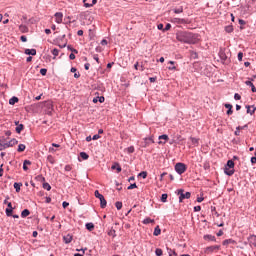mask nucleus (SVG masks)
<instances>
[{"mask_svg":"<svg viewBox=\"0 0 256 256\" xmlns=\"http://www.w3.org/2000/svg\"><path fill=\"white\" fill-rule=\"evenodd\" d=\"M176 39L180 43H187L189 39V32L187 31H180L176 33Z\"/></svg>","mask_w":256,"mask_h":256,"instance_id":"nucleus-2","label":"nucleus"},{"mask_svg":"<svg viewBox=\"0 0 256 256\" xmlns=\"http://www.w3.org/2000/svg\"><path fill=\"white\" fill-rule=\"evenodd\" d=\"M190 141H191L192 145H194V147L199 146V139L198 138L190 137Z\"/></svg>","mask_w":256,"mask_h":256,"instance_id":"nucleus-21","label":"nucleus"},{"mask_svg":"<svg viewBox=\"0 0 256 256\" xmlns=\"http://www.w3.org/2000/svg\"><path fill=\"white\" fill-rule=\"evenodd\" d=\"M251 163H252V165H255V163H256V157H252V158H251Z\"/></svg>","mask_w":256,"mask_h":256,"instance_id":"nucleus-63","label":"nucleus"},{"mask_svg":"<svg viewBox=\"0 0 256 256\" xmlns=\"http://www.w3.org/2000/svg\"><path fill=\"white\" fill-rule=\"evenodd\" d=\"M155 143V140H153V136L144 138L143 141L141 142V147H149V145Z\"/></svg>","mask_w":256,"mask_h":256,"instance_id":"nucleus-6","label":"nucleus"},{"mask_svg":"<svg viewBox=\"0 0 256 256\" xmlns=\"http://www.w3.org/2000/svg\"><path fill=\"white\" fill-rule=\"evenodd\" d=\"M194 211H195V212L201 211V206H195V207H194Z\"/></svg>","mask_w":256,"mask_h":256,"instance_id":"nucleus-58","label":"nucleus"},{"mask_svg":"<svg viewBox=\"0 0 256 256\" xmlns=\"http://www.w3.org/2000/svg\"><path fill=\"white\" fill-rule=\"evenodd\" d=\"M175 23H179V25H185L187 24V20L186 19H182V18H175L174 19Z\"/></svg>","mask_w":256,"mask_h":256,"instance_id":"nucleus-17","label":"nucleus"},{"mask_svg":"<svg viewBox=\"0 0 256 256\" xmlns=\"http://www.w3.org/2000/svg\"><path fill=\"white\" fill-rule=\"evenodd\" d=\"M222 235H223V230H219V231L217 232V237H222Z\"/></svg>","mask_w":256,"mask_h":256,"instance_id":"nucleus-61","label":"nucleus"},{"mask_svg":"<svg viewBox=\"0 0 256 256\" xmlns=\"http://www.w3.org/2000/svg\"><path fill=\"white\" fill-rule=\"evenodd\" d=\"M158 139H159L158 145H165V143L169 141V136L166 134H163V135H160Z\"/></svg>","mask_w":256,"mask_h":256,"instance_id":"nucleus-9","label":"nucleus"},{"mask_svg":"<svg viewBox=\"0 0 256 256\" xmlns=\"http://www.w3.org/2000/svg\"><path fill=\"white\" fill-rule=\"evenodd\" d=\"M225 108L228 109V110H229V109H233V105H231V104H225Z\"/></svg>","mask_w":256,"mask_h":256,"instance_id":"nucleus-60","label":"nucleus"},{"mask_svg":"<svg viewBox=\"0 0 256 256\" xmlns=\"http://www.w3.org/2000/svg\"><path fill=\"white\" fill-rule=\"evenodd\" d=\"M21 187H23V183H14V189L16 191V193H19V191H21Z\"/></svg>","mask_w":256,"mask_h":256,"instance_id":"nucleus-18","label":"nucleus"},{"mask_svg":"<svg viewBox=\"0 0 256 256\" xmlns=\"http://www.w3.org/2000/svg\"><path fill=\"white\" fill-rule=\"evenodd\" d=\"M167 197H168L167 194H162V196H161L162 203H167Z\"/></svg>","mask_w":256,"mask_h":256,"instance_id":"nucleus-40","label":"nucleus"},{"mask_svg":"<svg viewBox=\"0 0 256 256\" xmlns=\"http://www.w3.org/2000/svg\"><path fill=\"white\" fill-rule=\"evenodd\" d=\"M52 55H53L54 57H58V56H59V49L54 48V49L52 50Z\"/></svg>","mask_w":256,"mask_h":256,"instance_id":"nucleus-38","label":"nucleus"},{"mask_svg":"<svg viewBox=\"0 0 256 256\" xmlns=\"http://www.w3.org/2000/svg\"><path fill=\"white\" fill-rule=\"evenodd\" d=\"M245 85H247L248 87H251L252 93H256V88H255V85L253 84V82L248 80L245 82Z\"/></svg>","mask_w":256,"mask_h":256,"instance_id":"nucleus-13","label":"nucleus"},{"mask_svg":"<svg viewBox=\"0 0 256 256\" xmlns=\"http://www.w3.org/2000/svg\"><path fill=\"white\" fill-rule=\"evenodd\" d=\"M224 173L226 175H228L229 177H231V175H233L235 173V169H233V168H225Z\"/></svg>","mask_w":256,"mask_h":256,"instance_id":"nucleus-15","label":"nucleus"},{"mask_svg":"<svg viewBox=\"0 0 256 256\" xmlns=\"http://www.w3.org/2000/svg\"><path fill=\"white\" fill-rule=\"evenodd\" d=\"M15 103H19V98L13 96V97L9 100V104H10V105H15Z\"/></svg>","mask_w":256,"mask_h":256,"instance_id":"nucleus-25","label":"nucleus"},{"mask_svg":"<svg viewBox=\"0 0 256 256\" xmlns=\"http://www.w3.org/2000/svg\"><path fill=\"white\" fill-rule=\"evenodd\" d=\"M25 149H26L25 144H19L17 151H18V153H23V151H25Z\"/></svg>","mask_w":256,"mask_h":256,"instance_id":"nucleus-29","label":"nucleus"},{"mask_svg":"<svg viewBox=\"0 0 256 256\" xmlns=\"http://www.w3.org/2000/svg\"><path fill=\"white\" fill-rule=\"evenodd\" d=\"M23 129H24L23 124H19V125L16 127V133H21V131H23Z\"/></svg>","mask_w":256,"mask_h":256,"instance_id":"nucleus-36","label":"nucleus"},{"mask_svg":"<svg viewBox=\"0 0 256 256\" xmlns=\"http://www.w3.org/2000/svg\"><path fill=\"white\" fill-rule=\"evenodd\" d=\"M98 101H99V103H105V97H103V96H98Z\"/></svg>","mask_w":256,"mask_h":256,"instance_id":"nucleus-53","label":"nucleus"},{"mask_svg":"<svg viewBox=\"0 0 256 256\" xmlns=\"http://www.w3.org/2000/svg\"><path fill=\"white\" fill-rule=\"evenodd\" d=\"M201 41V35L188 32V45H195Z\"/></svg>","mask_w":256,"mask_h":256,"instance_id":"nucleus-1","label":"nucleus"},{"mask_svg":"<svg viewBox=\"0 0 256 256\" xmlns=\"http://www.w3.org/2000/svg\"><path fill=\"white\" fill-rule=\"evenodd\" d=\"M168 63L169 65H172L168 67L169 71H177V67L175 66V61H169Z\"/></svg>","mask_w":256,"mask_h":256,"instance_id":"nucleus-20","label":"nucleus"},{"mask_svg":"<svg viewBox=\"0 0 256 256\" xmlns=\"http://www.w3.org/2000/svg\"><path fill=\"white\" fill-rule=\"evenodd\" d=\"M153 235L155 237H159V235H161V228L159 226L155 227Z\"/></svg>","mask_w":256,"mask_h":256,"instance_id":"nucleus-23","label":"nucleus"},{"mask_svg":"<svg viewBox=\"0 0 256 256\" xmlns=\"http://www.w3.org/2000/svg\"><path fill=\"white\" fill-rule=\"evenodd\" d=\"M20 40L22 41V43H27V36H21Z\"/></svg>","mask_w":256,"mask_h":256,"instance_id":"nucleus-55","label":"nucleus"},{"mask_svg":"<svg viewBox=\"0 0 256 256\" xmlns=\"http://www.w3.org/2000/svg\"><path fill=\"white\" fill-rule=\"evenodd\" d=\"M69 59H71V61L75 60V54L74 53H71L69 55Z\"/></svg>","mask_w":256,"mask_h":256,"instance_id":"nucleus-59","label":"nucleus"},{"mask_svg":"<svg viewBox=\"0 0 256 256\" xmlns=\"http://www.w3.org/2000/svg\"><path fill=\"white\" fill-rule=\"evenodd\" d=\"M62 206H63L64 209H67V207H69V203L66 202V201H64V202L62 203Z\"/></svg>","mask_w":256,"mask_h":256,"instance_id":"nucleus-56","label":"nucleus"},{"mask_svg":"<svg viewBox=\"0 0 256 256\" xmlns=\"http://www.w3.org/2000/svg\"><path fill=\"white\" fill-rule=\"evenodd\" d=\"M40 73H41L43 76L47 75V69H45V68L40 69Z\"/></svg>","mask_w":256,"mask_h":256,"instance_id":"nucleus-51","label":"nucleus"},{"mask_svg":"<svg viewBox=\"0 0 256 256\" xmlns=\"http://www.w3.org/2000/svg\"><path fill=\"white\" fill-rule=\"evenodd\" d=\"M245 24H246L245 20L239 19V25H245Z\"/></svg>","mask_w":256,"mask_h":256,"instance_id":"nucleus-62","label":"nucleus"},{"mask_svg":"<svg viewBox=\"0 0 256 256\" xmlns=\"http://www.w3.org/2000/svg\"><path fill=\"white\" fill-rule=\"evenodd\" d=\"M7 217H13V208H6Z\"/></svg>","mask_w":256,"mask_h":256,"instance_id":"nucleus-33","label":"nucleus"},{"mask_svg":"<svg viewBox=\"0 0 256 256\" xmlns=\"http://www.w3.org/2000/svg\"><path fill=\"white\" fill-rule=\"evenodd\" d=\"M131 189H137V184L134 183V184H131L130 186H128V190H131Z\"/></svg>","mask_w":256,"mask_h":256,"instance_id":"nucleus-49","label":"nucleus"},{"mask_svg":"<svg viewBox=\"0 0 256 256\" xmlns=\"http://www.w3.org/2000/svg\"><path fill=\"white\" fill-rule=\"evenodd\" d=\"M72 169H73V166L69 164L64 167V171H72Z\"/></svg>","mask_w":256,"mask_h":256,"instance_id":"nucleus-47","label":"nucleus"},{"mask_svg":"<svg viewBox=\"0 0 256 256\" xmlns=\"http://www.w3.org/2000/svg\"><path fill=\"white\" fill-rule=\"evenodd\" d=\"M68 51H71L72 53H75L77 55V53H79V51L71 46H68Z\"/></svg>","mask_w":256,"mask_h":256,"instance_id":"nucleus-41","label":"nucleus"},{"mask_svg":"<svg viewBox=\"0 0 256 256\" xmlns=\"http://www.w3.org/2000/svg\"><path fill=\"white\" fill-rule=\"evenodd\" d=\"M86 229L88 231H93V229H95V225L93 223H87L86 224Z\"/></svg>","mask_w":256,"mask_h":256,"instance_id":"nucleus-32","label":"nucleus"},{"mask_svg":"<svg viewBox=\"0 0 256 256\" xmlns=\"http://www.w3.org/2000/svg\"><path fill=\"white\" fill-rule=\"evenodd\" d=\"M143 225H149V223H155V220L154 219H151V218H145L143 221H142Z\"/></svg>","mask_w":256,"mask_h":256,"instance_id":"nucleus-24","label":"nucleus"},{"mask_svg":"<svg viewBox=\"0 0 256 256\" xmlns=\"http://www.w3.org/2000/svg\"><path fill=\"white\" fill-rule=\"evenodd\" d=\"M13 145H17V140H16V139H12V140L9 142L8 147H13Z\"/></svg>","mask_w":256,"mask_h":256,"instance_id":"nucleus-43","label":"nucleus"},{"mask_svg":"<svg viewBox=\"0 0 256 256\" xmlns=\"http://www.w3.org/2000/svg\"><path fill=\"white\" fill-rule=\"evenodd\" d=\"M77 35H78L79 37H82V35H83V30H78Z\"/></svg>","mask_w":256,"mask_h":256,"instance_id":"nucleus-64","label":"nucleus"},{"mask_svg":"<svg viewBox=\"0 0 256 256\" xmlns=\"http://www.w3.org/2000/svg\"><path fill=\"white\" fill-rule=\"evenodd\" d=\"M47 161L51 163V165H55V158L52 155H48Z\"/></svg>","mask_w":256,"mask_h":256,"instance_id":"nucleus-31","label":"nucleus"},{"mask_svg":"<svg viewBox=\"0 0 256 256\" xmlns=\"http://www.w3.org/2000/svg\"><path fill=\"white\" fill-rule=\"evenodd\" d=\"M139 177H142V179H147V172L143 171L139 174Z\"/></svg>","mask_w":256,"mask_h":256,"instance_id":"nucleus-45","label":"nucleus"},{"mask_svg":"<svg viewBox=\"0 0 256 256\" xmlns=\"http://www.w3.org/2000/svg\"><path fill=\"white\" fill-rule=\"evenodd\" d=\"M174 13H176V14L183 13V8L175 9Z\"/></svg>","mask_w":256,"mask_h":256,"instance_id":"nucleus-54","label":"nucleus"},{"mask_svg":"<svg viewBox=\"0 0 256 256\" xmlns=\"http://www.w3.org/2000/svg\"><path fill=\"white\" fill-rule=\"evenodd\" d=\"M27 165H31V161L30 160H24V162H23V169H24V171H29V167H27Z\"/></svg>","mask_w":256,"mask_h":256,"instance_id":"nucleus-22","label":"nucleus"},{"mask_svg":"<svg viewBox=\"0 0 256 256\" xmlns=\"http://www.w3.org/2000/svg\"><path fill=\"white\" fill-rule=\"evenodd\" d=\"M115 207L118 211H121V209H123V202H116Z\"/></svg>","mask_w":256,"mask_h":256,"instance_id":"nucleus-35","label":"nucleus"},{"mask_svg":"<svg viewBox=\"0 0 256 256\" xmlns=\"http://www.w3.org/2000/svg\"><path fill=\"white\" fill-rule=\"evenodd\" d=\"M238 61H243V52L238 53Z\"/></svg>","mask_w":256,"mask_h":256,"instance_id":"nucleus-52","label":"nucleus"},{"mask_svg":"<svg viewBox=\"0 0 256 256\" xmlns=\"http://www.w3.org/2000/svg\"><path fill=\"white\" fill-rule=\"evenodd\" d=\"M251 107L253 106H250V105L246 106V109H247L246 113H248L249 115H255V110H251Z\"/></svg>","mask_w":256,"mask_h":256,"instance_id":"nucleus-30","label":"nucleus"},{"mask_svg":"<svg viewBox=\"0 0 256 256\" xmlns=\"http://www.w3.org/2000/svg\"><path fill=\"white\" fill-rule=\"evenodd\" d=\"M54 19H55V23H57L58 25H61V23H63V14H62V12H56L54 14Z\"/></svg>","mask_w":256,"mask_h":256,"instance_id":"nucleus-7","label":"nucleus"},{"mask_svg":"<svg viewBox=\"0 0 256 256\" xmlns=\"http://www.w3.org/2000/svg\"><path fill=\"white\" fill-rule=\"evenodd\" d=\"M168 254H169V256H177V252H175V250H171V249L168 250Z\"/></svg>","mask_w":256,"mask_h":256,"instance_id":"nucleus-44","label":"nucleus"},{"mask_svg":"<svg viewBox=\"0 0 256 256\" xmlns=\"http://www.w3.org/2000/svg\"><path fill=\"white\" fill-rule=\"evenodd\" d=\"M128 153H135V147L130 146L127 148Z\"/></svg>","mask_w":256,"mask_h":256,"instance_id":"nucleus-46","label":"nucleus"},{"mask_svg":"<svg viewBox=\"0 0 256 256\" xmlns=\"http://www.w3.org/2000/svg\"><path fill=\"white\" fill-rule=\"evenodd\" d=\"M226 33H233V26H227L225 28Z\"/></svg>","mask_w":256,"mask_h":256,"instance_id":"nucleus-42","label":"nucleus"},{"mask_svg":"<svg viewBox=\"0 0 256 256\" xmlns=\"http://www.w3.org/2000/svg\"><path fill=\"white\" fill-rule=\"evenodd\" d=\"M109 237H117V231H115V229H110L108 232Z\"/></svg>","mask_w":256,"mask_h":256,"instance_id":"nucleus-26","label":"nucleus"},{"mask_svg":"<svg viewBox=\"0 0 256 256\" xmlns=\"http://www.w3.org/2000/svg\"><path fill=\"white\" fill-rule=\"evenodd\" d=\"M219 249H221V246H219V245L208 246L205 249V253H207V254L214 253V251H219Z\"/></svg>","mask_w":256,"mask_h":256,"instance_id":"nucleus-8","label":"nucleus"},{"mask_svg":"<svg viewBox=\"0 0 256 256\" xmlns=\"http://www.w3.org/2000/svg\"><path fill=\"white\" fill-rule=\"evenodd\" d=\"M29 215H31V212L28 210V209H24L22 212H21V217L23 219H25V217H29Z\"/></svg>","mask_w":256,"mask_h":256,"instance_id":"nucleus-19","label":"nucleus"},{"mask_svg":"<svg viewBox=\"0 0 256 256\" xmlns=\"http://www.w3.org/2000/svg\"><path fill=\"white\" fill-rule=\"evenodd\" d=\"M227 167L228 169H235V162H233V160H228Z\"/></svg>","mask_w":256,"mask_h":256,"instance_id":"nucleus-27","label":"nucleus"},{"mask_svg":"<svg viewBox=\"0 0 256 256\" xmlns=\"http://www.w3.org/2000/svg\"><path fill=\"white\" fill-rule=\"evenodd\" d=\"M94 195L96 199H99L101 208L105 209L107 207V200H105V196L99 193V190H95Z\"/></svg>","mask_w":256,"mask_h":256,"instance_id":"nucleus-4","label":"nucleus"},{"mask_svg":"<svg viewBox=\"0 0 256 256\" xmlns=\"http://www.w3.org/2000/svg\"><path fill=\"white\" fill-rule=\"evenodd\" d=\"M91 67V64H89V63H86L85 65H84V69H86V71H89V68Z\"/></svg>","mask_w":256,"mask_h":256,"instance_id":"nucleus-57","label":"nucleus"},{"mask_svg":"<svg viewBox=\"0 0 256 256\" xmlns=\"http://www.w3.org/2000/svg\"><path fill=\"white\" fill-rule=\"evenodd\" d=\"M43 189H46V191H51V185L47 182L43 184Z\"/></svg>","mask_w":256,"mask_h":256,"instance_id":"nucleus-37","label":"nucleus"},{"mask_svg":"<svg viewBox=\"0 0 256 256\" xmlns=\"http://www.w3.org/2000/svg\"><path fill=\"white\" fill-rule=\"evenodd\" d=\"M64 243L69 244L73 241V236L71 234H68L63 237Z\"/></svg>","mask_w":256,"mask_h":256,"instance_id":"nucleus-11","label":"nucleus"},{"mask_svg":"<svg viewBox=\"0 0 256 256\" xmlns=\"http://www.w3.org/2000/svg\"><path fill=\"white\" fill-rule=\"evenodd\" d=\"M97 139H101V136L99 134H95L93 137H92V140L93 141H97Z\"/></svg>","mask_w":256,"mask_h":256,"instance_id":"nucleus-50","label":"nucleus"},{"mask_svg":"<svg viewBox=\"0 0 256 256\" xmlns=\"http://www.w3.org/2000/svg\"><path fill=\"white\" fill-rule=\"evenodd\" d=\"M93 5H97V0H92V3H85L86 9H89V7H93Z\"/></svg>","mask_w":256,"mask_h":256,"instance_id":"nucleus-34","label":"nucleus"},{"mask_svg":"<svg viewBox=\"0 0 256 256\" xmlns=\"http://www.w3.org/2000/svg\"><path fill=\"white\" fill-rule=\"evenodd\" d=\"M176 193L179 195V203H183L184 199H191V192H185V190L179 189Z\"/></svg>","mask_w":256,"mask_h":256,"instance_id":"nucleus-3","label":"nucleus"},{"mask_svg":"<svg viewBox=\"0 0 256 256\" xmlns=\"http://www.w3.org/2000/svg\"><path fill=\"white\" fill-rule=\"evenodd\" d=\"M204 239L205 241H217V238H215V236L211 235V234H207V235H204Z\"/></svg>","mask_w":256,"mask_h":256,"instance_id":"nucleus-12","label":"nucleus"},{"mask_svg":"<svg viewBox=\"0 0 256 256\" xmlns=\"http://www.w3.org/2000/svg\"><path fill=\"white\" fill-rule=\"evenodd\" d=\"M234 99H235L236 101H241V95L238 94V93H236V94L234 95Z\"/></svg>","mask_w":256,"mask_h":256,"instance_id":"nucleus-48","label":"nucleus"},{"mask_svg":"<svg viewBox=\"0 0 256 256\" xmlns=\"http://www.w3.org/2000/svg\"><path fill=\"white\" fill-rule=\"evenodd\" d=\"M80 157L81 159H83L84 161H87V159H89V154L86 152H81L80 153Z\"/></svg>","mask_w":256,"mask_h":256,"instance_id":"nucleus-28","label":"nucleus"},{"mask_svg":"<svg viewBox=\"0 0 256 256\" xmlns=\"http://www.w3.org/2000/svg\"><path fill=\"white\" fill-rule=\"evenodd\" d=\"M155 253H156L157 256H162V255H163V250L160 249V248H157V249L155 250Z\"/></svg>","mask_w":256,"mask_h":256,"instance_id":"nucleus-39","label":"nucleus"},{"mask_svg":"<svg viewBox=\"0 0 256 256\" xmlns=\"http://www.w3.org/2000/svg\"><path fill=\"white\" fill-rule=\"evenodd\" d=\"M25 55H37V50L36 49H26L25 50Z\"/></svg>","mask_w":256,"mask_h":256,"instance_id":"nucleus-14","label":"nucleus"},{"mask_svg":"<svg viewBox=\"0 0 256 256\" xmlns=\"http://www.w3.org/2000/svg\"><path fill=\"white\" fill-rule=\"evenodd\" d=\"M175 171L178 175H183L187 171V165L185 163L178 162L175 165Z\"/></svg>","mask_w":256,"mask_h":256,"instance_id":"nucleus-5","label":"nucleus"},{"mask_svg":"<svg viewBox=\"0 0 256 256\" xmlns=\"http://www.w3.org/2000/svg\"><path fill=\"white\" fill-rule=\"evenodd\" d=\"M222 245H224L225 247H227V245H237V241L233 239H226L222 242Z\"/></svg>","mask_w":256,"mask_h":256,"instance_id":"nucleus-10","label":"nucleus"},{"mask_svg":"<svg viewBox=\"0 0 256 256\" xmlns=\"http://www.w3.org/2000/svg\"><path fill=\"white\" fill-rule=\"evenodd\" d=\"M111 169L113 171L116 169L117 173H121V171H122L121 165H119V163H115L114 165H112Z\"/></svg>","mask_w":256,"mask_h":256,"instance_id":"nucleus-16","label":"nucleus"}]
</instances>
